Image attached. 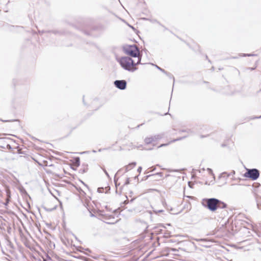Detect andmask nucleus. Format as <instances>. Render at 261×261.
Returning a JSON list of instances; mask_svg holds the SVG:
<instances>
[{
  "mask_svg": "<svg viewBox=\"0 0 261 261\" xmlns=\"http://www.w3.org/2000/svg\"><path fill=\"white\" fill-rule=\"evenodd\" d=\"M259 171L256 168L248 169L244 174V176L252 180H255L259 177Z\"/></svg>",
  "mask_w": 261,
  "mask_h": 261,
  "instance_id": "20e7f679",
  "label": "nucleus"
},
{
  "mask_svg": "<svg viewBox=\"0 0 261 261\" xmlns=\"http://www.w3.org/2000/svg\"><path fill=\"white\" fill-rule=\"evenodd\" d=\"M141 56L142 55L140 54V55L137 57L138 58V61L136 63L135 62V66L138 64H141Z\"/></svg>",
  "mask_w": 261,
  "mask_h": 261,
  "instance_id": "4468645a",
  "label": "nucleus"
},
{
  "mask_svg": "<svg viewBox=\"0 0 261 261\" xmlns=\"http://www.w3.org/2000/svg\"><path fill=\"white\" fill-rule=\"evenodd\" d=\"M80 193L82 195H85V192L83 190H82L81 189H80V190L79 191Z\"/></svg>",
  "mask_w": 261,
  "mask_h": 261,
  "instance_id": "6ab92c4d",
  "label": "nucleus"
},
{
  "mask_svg": "<svg viewBox=\"0 0 261 261\" xmlns=\"http://www.w3.org/2000/svg\"><path fill=\"white\" fill-rule=\"evenodd\" d=\"M103 171L105 173V174H106V175L108 177H109V175L108 173L107 172V171L105 169L103 170Z\"/></svg>",
  "mask_w": 261,
  "mask_h": 261,
  "instance_id": "393cba45",
  "label": "nucleus"
},
{
  "mask_svg": "<svg viewBox=\"0 0 261 261\" xmlns=\"http://www.w3.org/2000/svg\"><path fill=\"white\" fill-rule=\"evenodd\" d=\"M162 138V137L158 135L156 136H154V137H151L149 138H146L145 139L144 141L146 144H149L151 143L152 142H154L158 139H160Z\"/></svg>",
  "mask_w": 261,
  "mask_h": 261,
  "instance_id": "423d86ee",
  "label": "nucleus"
},
{
  "mask_svg": "<svg viewBox=\"0 0 261 261\" xmlns=\"http://www.w3.org/2000/svg\"><path fill=\"white\" fill-rule=\"evenodd\" d=\"M83 101L85 105V101H84V98H83Z\"/></svg>",
  "mask_w": 261,
  "mask_h": 261,
  "instance_id": "72a5a7b5",
  "label": "nucleus"
},
{
  "mask_svg": "<svg viewBox=\"0 0 261 261\" xmlns=\"http://www.w3.org/2000/svg\"><path fill=\"white\" fill-rule=\"evenodd\" d=\"M180 132H187L189 134H193L194 132L190 129H182L179 131Z\"/></svg>",
  "mask_w": 261,
  "mask_h": 261,
  "instance_id": "ddd939ff",
  "label": "nucleus"
},
{
  "mask_svg": "<svg viewBox=\"0 0 261 261\" xmlns=\"http://www.w3.org/2000/svg\"><path fill=\"white\" fill-rule=\"evenodd\" d=\"M93 152H96V151H95V150H93Z\"/></svg>",
  "mask_w": 261,
  "mask_h": 261,
  "instance_id": "f704fd0d",
  "label": "nucleus"
},
{
  "mask_svg": "<svg viewBox=\"0 0 261 261\" xmlns=\"http://www.w3.org/2000/svg\"><path fill=\"white\" fill-rule=\"evenodd\" d=\"M115 86L121 90H123L126 88L127 83L125 80H116L114 82Z\"/></svg>",
  "mask_w": 261,
  "mask_h": 261,
  "instance_id": "39448f33",
  "label": "nucleus"
},
{
  "mask_svg": "<svg viewBox=\"0 0 261 261\" xmlns=\"http://www.w3.org/2000/svg\"><path fill=\"white\" fill-rule=\"evenodd\" d=\"M44 32H44V31H42L41 32H39V33H41V34L43 33Z\"/></svg>",
  "mask_w": 261,
  "mask_h": 261,
  "instance_id": "7c9ffc66",
  "label": "nucleus"
},
{
  "mask_svg": "<svg viewBox=\"0 0 261 261\" xmlns=\"http://www.w3.org/2000/svg\"><path fill=\"white\" fill-rule=\"evenodd\" d=\"M134 200V199H132L130 200V201H129V202H133V200Z\"/></svg>",
  "mask_w": 261,
  "mask_h": 261,
  "instance_id": "c756f323",
  "label": "nucleus"
},
{
  "mask_svg": "<svg viewBox=\"0 0 261 261\" xmlns=\"http://www.w3.org/2000/svg\"><path fill=\"white\" fill-rule=\"evenodd\" d=\"M119 62L124 69L128 71L134 72L137 69L135 67L134 61L129 57H121Z\"/></svg>",
  "mask_w": 261,
  "mask_h": 261,
  "instance_id": "f257e3e1",
  "label": "nucleus"
},
{
  "mask_svg": "<svg viewBox=\"0 0 261 261\" xmlns=\"http://www.w3.org/2000/svg\"><path fill=\"white\" fill-rule=\"evenodd\" d=\"M163 212H164V211L163 210H158V211H155V210L154 211V212L155 214H158V213H162Z\"/></svg>",
  "mask_w": 261,
  "mask_h": 261,
  "instance_id": "a211bd4d",
  "label": "nucleus"
},
{
  "mask_svg": "<svg viewBox=\"0 0 261 261\" xmlns=\"http://www.w3.org/2000/svg\"><path fill=\"white\" fill-rule=\"evenodd\" d=\"M48 33H52L53 34H57V33H58V31H48Z\"/></svg>",
  "mask_w": 261,
  "mask_h": 261,
  "instance_id": "aec40b11",
  "label": "nucleus"
},
{
  "mask_svg": "<svg viewBox=\"0 0 261 261\" xmlns=\"http://www.w3.org/2000/svg\"><path fill=\"white\" fill-rule=\"evenodd\" d=\"M171 177V178H180V176L178 175H171V174H167L165 176V177Z\"/></svg>",
  "mask_w": 261,
  "mask_h": 261,
  "instance_id": "9d476101",
  "label": "nucleus"
},
{
  "mask_svg": "<svg viewBox=\"0 0 261 261\" xmlns=\"http://www.w3.org/2000/svg\"><path fill=\"white\" fill-rule=\"evenodd\" d=\"M218 208H225L227 207V204L224 202L219 200L217 205Z\"/></svg>",
  "mask_w": 261,
  "mask_h": 261,
  "instance_id": "1a4fd4ad",
  "label": "nucleus"
},
{
  "mask_svg": "<svg viewBox=\"0 0 261 261\" xmlns=\"http://www.w3.org/2000/svg\"><path fill=\"white\" fill-rule=\"evenodd\" d=\"M155 169V168H153L152 170H154Z\"/></svg>",
  "mask_w": 261,
  "mask_h": 261,
  "instance_id": "c9c22d12",
  "label": "nucleus"
},
{
  "mask_svg": "<svg viewBox=\"0 0 261 261\" xmlns=\"http://www.w3.org/2000/svg\"><path fill=\"white\" fill-rule=\"evenodd\" d=\"M156 67L159 69L160 70V71H161L162 72H163V73H165L166 74H167V72L163 69L161 68V67H159L157 65H155Z\"/></svg>",
  "mask_w": 261,
  "mask_h": 261,
  "instance_id": "2eb2a0df",
  "label": "nucleus"
},
{
  "mask_svg": "<svg viewBox=\"0 0 261 261\" xmlns=\"http://www.w3.org/2000/svg\"><path fill=\"white\" fill-rule=\"evenodd\" d=\"M2 121H3V122H7V121H8V120H2Z\"/></svg>",
  "mask_w": 261,
  "mask_h": 261,
  "instance_id": "473e14b6",
  "label": "nucleus"
},
{
  "mask_svg": "<svg viewBox=\"0 0 261 261\" xmlns=\"http://www.w3.org/2000/svg\"><path fill=\"white\" fill-rule=\"evenodd\" d=\"M157 176L160 177H162L163 176V173L162 172H158L154 174H150V175H146V176L144 177V178H145V180H146L151 176Z\"/></svg>",
  "mask_w": 261,
  "mask_h": 261,
  "instance_id": "6e6552de",
  "label": "nucleus"
},
{
  "mask_svg": "<svg viewBox=\"0 0 261 261\" xmlns=\"http://www.w3.org/2000/svg\"><path fill=\"white\" fill-rule=\"evenodd\" d=\"M114 181H115V184H116V185H117V184H116V181H117V180H116V175H115V177H114Z\"/></svg>",
  "mask_w": 261,
  "mask_h": 261,
  "instance_id": "bb28decb",
  "label": "nucleus"
},
{
  "mask_svg": "<svg viewBox=\"0 0 261 261\" xmlns=\"http://www.w3.org/2000/svg\"><path fill=\"white\" fill-rule=\"evenodd\" d=\"M168 172H179L178 170H171V169H167Z\"/></svg>",
  "mask_w": 261,
  "mask_h": 261,
  "instance_id": "dca6fc26",
  "label": "nucleus"
},
{
  "mask_svg": "<svg viewBox=\"0 0 261 261\" xmlns=\"http://www.w3.org/2000/svg\"><path fill=\"white\" fill-rule=\"evenodd\" d=\"M261 118V115L259 117H254V118Z\"/></svg>",
  "mask_w": 261,
  "mask_h": 261,
  "instance_id": "c85d7f7f",
  "label": "nucleus"
},
{
  "mask_svg": "<svg viewBox=\"0 0 261 261\" xmlns=\"http://www.w3.org/2000/svg\"><path fill=\"white\" fill-rule=\"evenodd\" d=\"M129 183V178H127V179H126V181H125V185H127V184H128Z\"/></svg>",
  "mask_w": 261,
  "mask_h": 261,
  "instance_id": "b1692460",
  "label": "nucleus"
},
{
  "mask_svg": "<svg viewBox=\"0 0 261 261\" xmlns=\"http://www.w3.org/2000/svg\"><path fill=\"white\" fill-rule=\"evenodd\" d=\"M254 55H253V54H244V56H248V57L253 56Z\"/></svg>",
  "mask_w": 261,
  "mask_h": 261,
  "instance_id": "4be33fe9",
  "label": "nucleus"
},
{
  "mask_svg": "<svg viewBox=\"0 0 261 261\" xmlns=\"http://www.w3.org/2000/svg\"><path fill=\"white\" fill-rule=\"evenodd\" d=\"M123 50L126 55L134 58L138 57L140 54L139 48L136 45L124 46Z\"/></svg>",
  "mask_w": 261,
  "mask_h": 261,
  "instance_id": "f03ea898",
  "label": "nucleus"
},
{
  "mask_svg": "<svg viewBox=\"0 0 261 261\" xmlns=\"http://www.w3.org/2000/svg\"><path fill=\"white\" fill-rule=\"evenodd\" d=\"M74 164L76 166H79L80 165V158L79 157H76L74 159Z\"/></svg>",
  "mask_w": 261,
  "mask_h": 261,
  "instance_id": "f8f14e48",
  "label": "nucleus"
},
{
  "mask_svg": "<svg viewBox=\"0 0 261 261\" xmlns=\"http://www.w3.org/2000/svg\"><path fill=\"white\" fill-rule=\"evenodd\" d=\"M128 202H128L127 200H125V201H124V204H127V203H128Z\"/></svg>",
  "mask_w": 261,
  "mask_h": 261,
  "instance_id": "cd10ccee",
  "label": "nucleus"
},
{
  "mask_svg": "<svg viewBox=\"0 0 261 261\" xmlns=\"http://www.w3.org/2000/svg\"><path fill=\"white\" fill-rule=\"evenodd\" d=\"M136 165V162H132L130 164H129L128 165L125 166V172L128 171L131 169L133 168Z\"/></svg>",
  "mask_w": 261,
  "mask_h": 261,
  "instance_id": "0eeeda50",
  "label": "nucleus"
},
{
  "mask_svg": "<svg viewBox=\"0 0 261 261\" xmlns=\"http://www.w3.org/2000/svg\"><path fill=\"white\" fill-rule=\"evenodd\" d=\"M261 200V197L256 198L257 207L259 210H261V203H259V200Z\"/></svg>",
  "mask_w": 261,
  "mask_h": 261,
  "instance_id": "9b49d317",
  "label": "nucleus"
},
{
  "mask_svg": "<svg viewBox=\"0 0 261 261\" xmlns=\"http://www.w3.org/2000/svg\"><path fill=\"white\" fill-rule=\"evenodd\" d=\"M207 170L209 174L214 175L213 173V170L211 168H207Z\"/></svg>",
  "mask_w": 261,
  "mask_h": 261,
  "instance_id": "f3484780",
  "label": "nucleus"
},
{
  "mask_svg": "<svg viewBox=\"0 0 261 261\" xmlns=\"http://www.w3.org/2000/svg\"><path fill=\"white\" fill-rule=\"evenodd\" d=\"M203 201L205 203L204 205L210 211L215 212L218 209L217 205L219 199L215 198L204 199Z\"/></svg>",
  "mask_w": 261,
  "mask_h": 261,
  "instance_id": "7ed1b4c3",
  "label": "nucleus"
},
{
  "mask_svg": "<svg viewBox=\"0 0 261 261\" xmlns=\"http://www.w3.org/2000/svg\"><path fill=\"white\" fill-rule=\"evenodd\" d=\"M138 172L139 173H141V171H142V167H139L138 168V170H137Z\"/></svg>",
  "mask_w": 261,
  "mask_h": 261,
  "instance_id": "412c9836",
  "label": "nucleus"
},
{
  "mask_svg": "<svg viewBox=\"0 0 261 261\" xmlns=\"http://www.w3.org/2000/svg\"><path fill=\"white\" fill-rule=\"evenodd\" d=\"M204 137V136H203V135H201V136H200V137H201V138H203Z\"/></svg>",
  "mask_w": 261,
  "mask_h": 261,
  "instance_id": "2f4dec72",
  "label": "nucleus"
},
{
  "mask_svg": "<svg viewBox=\"0 0 261 261\" xmlns=\"http://www.w3.org/2000/svg\"><path fill=\"white\" fill-rule=\"evenodd\" d=\"M166 145H167V144H161L159 147H161L165 146Z\"/></svg>",
  "mask_w": 261,
  "mask_h": 261,
  "instance_id": "a878e982",
  "label": "nucleus"
},
{
  "mask_svg": "<svg viewBox=\"0 0 261 261\" xmlns=\"http://www.w3.org/2000/svg\"><path fill=\"white\" fill-rule=\"evenodd\" d=\"M186 136L184 137H182V138H178V139H175V140H173V141L174 142V141H176L180 140H181L182 139L185 138H186Z\"/></svg>",
  "mask_w": 261,
  "mask_h": 261,
  "instance_id": "5701e85b",
  "label": "nucleus"
}]
</instances>
